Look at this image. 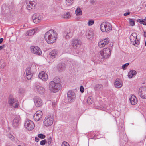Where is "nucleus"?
Returning a JSON list of instances; mask_svg holds the SVG:
<instances>
[{
  "mask_svg": "<svg viewBox=\"0 0 146 146\" xmlns=\"http://www.w3.org/2000/svg\"><path fill=\"white\" fill-rule=\"evenodd\" d=\"M58 53L57 50L56 49H54L49 54L50 57L53 59L56 57Z\"/></svg>",
  "mask_w": 146,
  "mask_h": 146,
  "instance_id": "obj_25",
  "label": "nucleus"
},
{
  "mask_svg": "<svg viewBox=\"0 0 146 146\" xmlns=\"http://www.w3.org/2000/svg\"><path fill=\"white\" fill-rule=\"evenodd\" d=\"M62 17L65 19H69L71 17L70 13L69 12L65 13L63 15Z\"/></svg>",
  "mask_w": 146,
  "mask_h": 146,
  "instance_id": "obj_33",
  "label": "nucleus"
},
{
  "mask_svg": "<svg viewBox=\"0 0 146 146\" xmlns=\"http://www.w3.org/2000/svg\"><path fill=\"white\" fill-rule=\"evenodd\" d=\"M42 18V15L39 13H35L32 16L33 22L36 24L39 23Z\"/></svg>",
  "mask_w": 146,
  "mask_h": 146,
  "instance_id": "obj_13",
  "label": "nucleus"
},
{
  "mask_svg": "<svg viewBox=\"0 0 146 146\" xmlns=\"http://www.w3.org/2000/svg\"><path fill=\"white\" fill-rule=\"evenodd\" d=\"M119 129H121L120 128V127H119Z\"/></svg>",
  "mask_w": 146,
  "mask_h": 146,
  "instance_id": "obj_55",
  "label": "nucleus"
},
{
  "mask_svg": "<svg viewBox=\"0 0 146 146\" xmlns=\"http://www.w3.org/2000/svg\"><path fill=\"white\" fill-rule=\"evenodd\" d=\"M39 139L37 137H36L35 138V141H36V142H38L39 141Z\"/></svg>",
  "mask_w": 146,
  "mask_h": 146,
  "instance_id": "obj_47",
  "label": "nucleus"
},
{
  "mask_svg": "<svg viewBox=\"0 0 146 146\" xmlns=\"http://www.w3.org/2000/svg\"><path fill=\"white\" fill-rule=\"evenodd\" d=\"M129 65V63H127L123 65L122 66V68L123 70H125L127 68L128 66Z\"/></svg>",
  "mask_w": 146,
  "mask_h": 146,
  "instance_id": "obj_39",
  "label": "nucleus"
},
{
  "mask_svg": "<svg viewBox=\"0 0 146 146\" xmlns=\"http://www.w3.org/2000/svg\"><path fill=\"white\" fill-rule=\"evenodd\" d=\"M100 54L104 59H107L111 55V50L108 48H104L100 52Z\"/></svg>",
  "mask_w": 146,
  "mask_h": 146,
  "instance_id": "obj_7",
  "label": "nucleus"
},
{
  "mask_svg": "<svg viewBox=\"0 0 146 146\" xmlns=\"http://www.w3.org/2000/svg\"><path fill=\"white\" fill-rule=\"evenodd\" d=\"M60 79L54 78L53 81L49 83V89L51 92L56 93L58 91L60 88Z\"/></svg>",
  "mask_w": 146,
  "mask_h": 146,
  "instance_id": "obj_2",
  "label": "nucleus"
},
{
  "mask_svg": "<svg viewBox=\"0 0 146 146\" xmlns=\"http://www.w3.org/2000/svg\"><path fill=\"white\" fill-rule=\"evenodd\" d=\"M8 137L12 141L14 142L15 143H17L18 140L16 139L14 136L11 134H9L8 135Z\"/></svg>",
  "mask_w": 146,
  "mask_h": 146,
  "instance_id": "obj_29",
  "label": "nucleus"
},
{
  "mask_svg": "<svg viewBox=\"0 0 146 146\" xmlns=\"http://www.w3.org/2000/svg\"><path fill=\"white\" fill-rule=\"evenodd\" d=\"M144 36L145 37H146V32H145L144 33Z\"/></svg>",
  "mask_w": 146,
  "mask_h": 146,
  "instance_id": "obj_52",
  "label": "nucleus"
},
{
  "mask_svg": "<svg viewBox=\"0 0 146 146\" xmlns=\"http://www.w3.org/2000/svg\"><path fill=\"white\" fill-rule=\"evenodd\" d=\"M38 137L40 138L41 139H44L46 137L45 135L42 134H38Z\"/></svg>",
  "mask_w": 146,
  "mask_h": 146,
  "instance_id": "obj_41",
  "label": "nucleus"
},
{
  "mask_svg": "<svg viewBox=\"0 0 146 146\" xmlns=\"http://www.w3.org/2000/svg\"><path fill=\"white\" fill-rule=\"evenodd\" d=\"M39 78L44 81H46L48 79V76L47 74L44 71L40 72L38 75Z\"/></svg>",
  "mask_w": 146,
  "mask_h": 146,
  "instance_id": "obj_20",
  "label": "nucleus"
},
{
  "mask_svg": "<svg viewBox=\"0 0 146 146\" xmlns=\"http://www.w3.org/2000/svg\"><path fill=\"white\" fill-rule=\"evenodd\" d=\"M27 8L28 10H30L32 9H34L35 7L31 5V4H29V3L27 2Z\"/></svg>",
  "mask_w": 146,
  "mask_h": 146,
  "instance_id": "obj_35",
  "label": "nucleus"
},
{
  "mask_svg": "<svg viewBox=\"0 0 146 146\" xmlns=\"http://www.w3.org/2000/svg\"><path fill=\"white\" fill-rule=\"evenodd\" d=\"M61 146H70V145L67 142L64 141L62 143Z\"/></svg>",
  "mask_w": 146,
  "mask_h": 146,
  "instance_id": "obj_42",
  "label": "nucleus"
},
{
  "mask_svg": "<svg viewBox=\"0 0 146 146\" xmlns=\"http://www.w3.org/2000/svg\"><path fill=\"white\" fill-rule=\"evenodd\" d=\"M100 29L103 32L110 31L112 29L111 24L108 22H103L100 25Z\"/></svg>",
  "mask_w": 146,
  "mask_h": 146,
  "instance_id": "obj_4",
  "label": "nucleus"
},
{
  "mask_svg": "<svg viewBox=\"0 0 146 146\" xmlns=\"http://www.w3.org/2000/svg\"><path fill=\"white\" fill-rule=\"evenodd\" d=\"M92 99L91 97H88L87 100V102L88 104H92Z\"/></svg>",
  "mask_w": 146,
  "mask_h": 146,
  "instance_id": "obj_38",
  "label": "nucleus"
},
{
  "mask_svg": "<svg viewBox=\"0 0 146 146\" xmlns=\"http://www.w3.org/2000/svg\"><path fill=\"white\" fill-rule=\"evenodd\" d=\"M54 119V115L50 114L45 117L44 121V124L46 126H50L53 124Z\"/></svg>",
  "mask_w": 146,
  "mask_h": 146,
  "instance_id": "obj_6",
  "label": "nucleus"
},
{
  "mask_svg": "<svg viewBox=\"0 0 146 146\" xmlns=\"http://www.w3.org/2000/svg\"><path fill=\"white\" fill-rule=\"evenodd\" d=\"M76 14V15L79 16L82 14V12L80 8L77 7L75 11Z\"/></svg>",
  "mask_w": 146,
  "mask_h": 146,
  "instance_id": "obj_32",
  "label": "nucleus"
},
{
  "mask_svg": "<svg viewBox=\"0 0 146 146\" xmlns=\"http://www.w3.org/2000/svg\"><path fill=\"white\" fill-rule=\"evenodd\" d=\"M4 67V66H3V67H2V68H3Z\"/></svg>",
  "mask_w": 146,
  "mask_h": 146,
  "instance_id": "obj_57",
  "label": "nucleus"
},
{
  "mask_svg": "<svg viewBox=\"0 0 146 146\" xmlns=\"http://www.w3.org/2000/svg\"><path fill=\"white\" fill-rule=\"evenodd\" d=\"M24 126L25 128L29 131L32 130L34 128V123L30 120H27L25 122Z\"/></svg>",
  "mask_w": 146,
  "mask_h": 146,
  "instance_id": "obj_11",
  "label": "nucleus"
},
{
  "mask_svg": "<svg viewBox=\"0 0 146 146\" xmlns=\"http://www.w3.org/2000/svg\"><path fill=\"white\" fill-rule=\"evenodd\" d=\"M56 104L54 102H52V105L53 106H54V107H55L56 106Z\"/></svg>",
  "mask_w": 146,
  "mask_h": 146,
  "instance_id": "obj_51",
  "label": "nucleus"
},
{
  "mask_svg": "<svg viewBox=\"0 0 146 146\" xmlns=\"http://www.w3.org/2000/svg\"><path fill=\"white\" fill-rule=\"evenodd\" d=\"M131 104L134 105L136 104L137 102V100L136 96L133 95H132L129 99Z\"/></svg>",
  "mask_w": 146,
  "mask_h": 146,
  "instance_id": "obj_22",
  "label": "nucleus"
},
{
  "mask_svg": "<svg viewBox=\"0 0 146 146\" xmlns=\"http://www.w3.org/2000/svg\"><path fill=\"white\" fill-rule=\"evenodd\" d=\"M67 99L68 102H74L75 100L76 95L74 92L72 91H69L67 93Z\"/></svg>",
  "mask_w": 146,
  "mask_h": 146,
  "instance_id": "obj_12",
  "label": "nucleus"
},
{
  "mask_svg": "<svg viewBox=\"0 0 146 146\" xmlns=\"http://www.w3.org/2000/svg\"><path fill=\"white\" fill-rule=\"evenodd\" d=\"M21 120L20 116L17 115L14 118L13 122V126L15 127L19 125L21 123Z\"/></svg>",
  "mask_w": 146,
  "mask_h": 146,
  "instance_id": "obj_17",
  "label": "nucleus"
},
{
  "mask_svg": "<svg viewBox=\"0 0 146 146\" xmlns=\"http://www.w3.org/2000/svg\"><path fill=\"white\" fill-rule=\"evenodd\" d=\"M8 103L13 109L17 108L19 105L18 101L16 99L14 98L12 95L9 96Z\"/></svg>",
  "mask_w": 146,
  "mask_h": 146,
  "instance_id": "obj_5",
  "label": "nucleus"
},
{
  "mask_svg": "<svg viewBox=\"0 0 146 146\" xmlns=\"http://www.w3.org/2000/svg\"><path fill=\"white\" fill-rule=\"evenodd\" d=\"M23 144H24V143H23V145H22L23 146Z\"/></svg>",
  "mask_w": 146,
  "mask_h": 146,
  "instance_id": "obj_58",
  "label": "nucleus"
},
{
  "mask_svg": "<svg viewBox=\"0 0 146 146\" xmlns=\"http://www.w3.org/2000/svg\"><path fill=\"white\" fill-rule=\"evenodd\" d=\"M136 74V72L135 70H131L128 73V76L130 78H131L133 76H135Z\"/></svg>",
  "mask_w": 146,
  "mask_h": 146,
  "instance_id": "obj_30",
  "label": "nucleus"
},
{
  "mask_svg": "<svg viewBox=\"0 0 146 146\" xmlns=\"http://www.w3.org/2000/svg\"><path fill=\"white\" fill-rule=\"evenodd\" d=\"M129 24L131 26H133L135 25V22L134 20L132 19L129 18Z\"/></svg>",
  "mask_w": 146,
  "mask_h": 146,
  "instance_id": "obj_37",
  "label": "nucleus"
},
{
  "mask_svg": "<svg viewBox=\"0 0 146 146\" xmlns=\"http://www.w3.org/2000/svg\"><path fill=\"white\" fill-rule=\"evenodd\" d=\"M28 3L29 4H31V5L36 7L37 4V1L36 0H28Z\"/></svg>",
  "mask_w": 146,
  "mask_h": 146,
  "instance_id": "obj_31",
  "label": "nucleus"
},
{
  "mask_svg": "<svg viewBox=\"0 0 146 146\" xmlns=\"http://www.w3.org/2000/svg\"><path fill=\"white\" fill-rule=\"evenodd\" d=\"M94 88L96 91H101L103 89V86L101 84H96L95 85Z\"/></svg>",
  "mask_w": 146,
  "mask_h": 146,
  "instance_id": "obj_27",
  "label": "nucleus"
},
{
  "mask_svg": "<svg viewBox=\"0 0 146 146\" xmlns=\"http://www.w3.org/2000/svg\"><path fill=\"white\" fill-rule=\"evenodd\" d=\"M121 128L123 130V128H124L123 126L122 125V126Z\"/></svg>",
  "mask_w": 146,
  "mask_h": 146,
  "instance_id": "obj_53",
  "label": "nucleus"
},
{
  "mask_svg": "<svg viewBox=\"0 0 146 146\" xmlns=\"http://www.w3.org/2000/svg\"><path fill=\"white\" fill-rule=\"evenodd\" d=\"M5 46L4 45H2L1 46H0V50H1Z\"/></svg>",
  "mask_w": 146,
  "mask_h": 146,
  "instance_id": "obj_49",
  "label": "nucleus"
},
{
  "mask_svg": "<svg viewBox=\"0 0 146 146\" xmlns=\"http://www.w3.org/2000/svg\"><path fill=\"white\" fill-rule=\"evenodd\" d=\"M114 85L116 88H119L122 86V84L120 80L118 78L116 79Z\"/></svg>",
  "mask_w": 146,
  "mask_h": 146,
  "instance_id": "obj_24",
  "label": "nucleus"
},
{
  "mask_svg": "<svg viewBox=\"0 0 146 146\" xmlns=\"http://www.w3.org/2000/svg\"><path fill=\"white\" fill-rule=\"evenodd\" d=\"M106 110L108 111V112H110L111 111V109H109V106H107L106 107Z\"/></svg>",
  "mask_w": 146,
  "mask_h": 146,
  "instance_id": "obj_48",
  "label": "nucleus"
},
{
  "mask_svg": "<svg viewBox=\"0 0 146 146\" xmlns=\"http://www.w3.org/2000/svg\"><path fill=\"white\" fill-rule=\"evenodd\" d=\"M138 94L141 98L146 99V86H143L139 88Z\"/></svg>",
  "mask_w": 146,
  "mask_h": 146,
  "instance_id": "obj_14",
  "label": "nucleus"
},
{
  "mask_svg": "<svg viewBox=\"0 0 146 146\" xmlns=\"http://www.w3.org/2000/svg\"><path fill=\"white\" fill-rule=\"evenodd\" d=\"M66 3L68 6H70L73 3L74 0H65Z\"/></svg>",
  "mask_w": 146,
  "mask_h": 146,
  "instance_id": "obj_36",
  "label": "nucleus"
},
{
  "mask_svg": "<svg viewBox=\"0 0 146 146\" xmlns=\"http://www.w3.org/2000/svg\"><path fill=\"white\" fill-rule=\"evenodd\" d=\"M30 49L31 53L35 54L40 56L42 54L41 49L37 46H30Z\"/></svg>",
  "mask_w": 146,
  "mask_h": 146,
  "instance_id": "obj_10",
  "label": "nucleus"
},
{
  "mask_svg": "<svg viewBox=\"0 0 146 146\" xmlns=\"http://www.w3.org/2000/svg\"><path fill=\"white\" fill-rule=\"evenodd\" d=\"M3 40V38H1L0 39V44H1L2 43Z\"/></svg>",
  "mask_w": 146,
  "mask_h": 146,
  "instance_id": "obj_50",
  "label": "nucleus"
},
{
  "mask_svg": "<svg viewBox=\"0 0 146 146\" xmlns=\"http://www.w3.org/2000/svg\"><path fill=\"white\" fill-rule=\"evenodd\" d=\"M43 113L41 111H37L34 115V119L36 121H38L42 118Z\"/></svg>",
  "mask_w": 146,
  "mask_h": 146,
  "instance_id": "obj_18",
  "label": "nucleus"
},
{
  "mask_svg": "<svg viewBox=\"0 0 146 146\" xmlns=\"http://www.w3.org/2000/svg\"><path fill=\"white\" fill-rule=\"evenodd\" d=\"M52 140V138L51 137H49L48 138V143L49 145H50L51 144V141Z\"/></svg>",
  "mask_w": 146,
  "mask_h": 146,
  "instance_id": "obj_45",
  "label": "nucleus"
},
{
  "mask_svg": "<svg viewBox=\"0 0 146 146\" xmlns=\"http://www.w3.org/2000/svg\"><path fill=\"white\" fill-rule=\"evenodd\" d=\"M92 139H95L94 138V137H93L92 138Z\"/></svg>",
  "mask_w": 146,
  "mask_h": 146,
  "instance_id": "obj_56",
  "label": "nucleus"
},
{
  "mask_svg": "<svg viewBox=\"0 0 146 146\" xmlns=\"http://www.w3.org/2000/svg\"><path fill=\"white\" fill-rule=\"evenodd\" d=\"M94 23V21L93 20H90L89 21L88 25L89 26H90L93 25Z\"/></svg>",
  "mask_w": 146,
  "mask_h": 146,
  "instance_id": "obj_40",
  "label": "nucleus"
},
{
  "mask_svg": "<svg viewBox=\"0 0 146 146\" xmlns=\"http://www.w3.org/2000/svg\"><path fill=\"white\" fill-rule=\"evenodd\" d=\"M86 35L88 38L91 39L94 36V34L91 31H89L86 33Z\"/></svg>",
  "mask_w": 146,
  "mask_h": 146,
  "instance_id": "obj_28",
  "label": "nucleus"
},
{
  "mask_svg": "<svg viewBox=\"0 0 146 146\" xmlns=\"http://www.w3.org/2000/svg\"><path fill=\"white\" fill-rule=\"evenodd\" d=\"M80 40L77 38H74L71 40L70 45L74 49H78L80 48L81 44Z\"/></svg>",
  "mask_w": 146,
  "mask_h": 146,
  "instance_id": "obj_8",
  "label": "nucleus"
},
{
  "mask_svg": "<svg viewBox=\"0 0 146 146\" xmlns=\"http://www.w3.org/2000/svg\"><path fill=\"white\" fill-rule=\"evenodd\" d=\"M130 13L129 12L126 13L124 14V15L125 16L128 15L130 14Z\"/></svg>",
  "mask_w": 146,
  "mask_h": 146,
  "instance_id": "obj_46",
  "label": "nucleus"
},
{
  "mask_svg": "<svg viewBox=\"0 0 146 146\" xmlns=\"http://www.w3.org/2000/svg\"><path fill=\"white\" fill-rule=\"evenodd\" d=\"M46 142V140H42L40 141V144L41 145H43L45 144Z\"/></svg>",
  "mask_w": 146,
  "mask_h": 146,
  "instance_id": "obj_43",
  "label": "nucleus"
},
{
  "mask_svg": "<svg viewBox=\"0 0 146 146\" xmlns=\"http://www.w3.org/2000/svg\"><path fill=\"white\" fill-rule=\"evenodd\" d=\"M80 91L82 93H83L84 91V89L83 86H81L80 88Z\"/></svg>",
  "mask_w": 146,
  "mask_h": 146,
  "instance_id": "obj_44",
  "label": "nucleus"
},
{
  "mask_svg": "<svg viewBox=\"0 0 146 146\" xmlns=\"http://www.w3.org/2000/svg\"><path fill=\"white\" fill-rule=\"evenodd\" d=\"M44 36L46 42L51 44L56 42L58 35L55 31L50 30L45 33Z\"/></svg>",
  "mask_w": 146,
  "mask_h": 146,
  "instance_id": "obj_1",
  "label": "nucleus"
},
{
  "mask_svg": "<svg viewBox=\"0 0 146 146\" xmlns=\"http://www.w3.org/2000/svg\"><path fill=\"white\" fill-rule=\"evenodd\" d=\"M57 68L59 71H62L65 69V64L64 63L59 64L58 65Z\"/></svg>",
  "mask_w": 146,
  "mask_h": 146,
  "instance_id": "obj_26",
  "label": "nucleus"
},
{
  "mask_svg": "<svg viewBox=\"0 0 146 146\" xmlns=\"http://www.w3.org/2000/svg\"><path fill=\"white\" fill-rule=\"evenodd\" d=\"M18 146H21V145H18Z\"/></svg>",
  "mask_w": 146,
  "mask_h": 146,
  "instance_id": "obj_54",
  "label": "nucleus"
},
{
  "mask_svg": "<svg viewBox=\"0 0 146 146\" xmlns=\"http://www.w3.org/2000/svg\"><path fill=\"white\" fill-rule=\"evenodd\" d=\"M109 42V38H107L100 41L98 43V46L100 48L103 47L108 44Z\"/></svg>",
  "mask_w": 146,
  "mask_h": 146,
  "instance_id": "obj_19",
  "label": "nucleus"
},
{
  "mask_svg": "<svg viewBox=\"0 0 146 146\" xmlns=\"http://www.w3.org/2000/svg\"><path fill=\"white\" fill-rule=\"evenodd\" d=\"M137 21L141 24H143V25H146V20L145 19H138L137 20Z\"/></svg>",
  "mask_w": 146,
  "mask_h": 146,
  "instance_id": "obj_34",
  "label": "nucleus"
},
{
  "mask_svg": "<svg viewBox=\"0 0 146 146\" xmlns=\"http://www.w3.org/2000/svg\"><path fill=\"white\" fill-rule=\"evenodd\" d=\"M72 31L70 29H66L63 33V37L66 39H69L72 36Z\"/></svg>",
  "mask_w": 146,
  "mask_h": 146,
  "instance_id": "obj_15",
  "label": "nucleus"
},
{
  "mask_svg": "<svg viewBox=\"0 0 146 146\" xmlns=\"http://www.w3.org/2000/svg\"><path fill=\"white\" fill-rule=\"evenodd\" d=\"M137 34L135 32L132 33L130 36V39L132 44L136 46H137L140 43L139 40L137 38Z\"/></svg>",
  "mask_w": 146,
  "mask_h": 146,
  "instance_id": "obj_9",
  "label": "nucleus"
},
{
  "mask_svg": "<svg viewBox=\"0 0 146 146\" xmlns=\"http://www.w3.org/2000/svg\"><path fill=\"white\" fill-rule=\"evenodd\" d=\"M36 66L34 65H33L30 67L27 68L25 72V76L27 79L28 80H30L33 74L36 72Z\"/></svg>",
  "mask_w": 146,
  "mask_h": 146,
  "instance_id": "obj_3",
  "label": "nucleus"
},
{
  "mask_svg": "<svg viewBox=\"0 0 146 146\" xmlns=\"http://www.w3.org/2000/svg\"><path fill=\"white\" fill-rule=\"evenodd\" d=\"M35 89L37 92L41 94H43L45 91V88L39 85H36L35 86Z\"/></svg>",
  "mask_w": 146,
  "mask_h": 146,
  "instance_id": "obj_21",
  "label": "nucleus"
},
{
  "mask_svg": "<svg viewBox=\"0 0 146 146\" xmlns=\"http://www.w3.org/2000/svg\"><path fill=\"white\" fill-rule=\"evenodd\" d=\"M34 101L35 106L38 107H40L42 106V101L41 99L38 96L34 98Z\"/></svg>",
  "mask_w": 146,
  "mask_h": 146,
  "instance_id": "obj_16",
  "label": "nucleus"
},
{
  "mask_svg": "<svg viewBox=\"0 0 146 146\" xmlns=\"http://www.w3.org/2000/svg\"><path fill=\"white\" fill-rule=\"evenodd\" d=\"M38 30V29L35 28L28 31L26 33V35L27 36H31L37 31Z\"/></svg>",
  "mask_w": 146,
  "mask_h": 146,
  "instance_id": "obj_23",
  "label": "nucleus"
}]
</instances>
